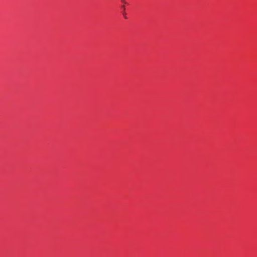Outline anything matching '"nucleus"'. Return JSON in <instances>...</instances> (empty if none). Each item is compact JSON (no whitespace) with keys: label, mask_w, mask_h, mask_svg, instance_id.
I'll use <instances>...</instances> for the list:
<instances>
[{"label":"nucleus","mask_w":257,"mask_h":257,"mask_svg":"<svg viewBox=\"0 0 257 257\" xmlns=\"http://www.w3.org/2000/svg\"><path fill=\"white\" fill-rule=\"evenodd\" d=\"M122 10H123L124 11L125 10V7H124V6H123L122 7Z\"/></svg>","instance_id":"obj_1"},{"label":"nucleus","mask_w":257,"mask_h":257,"mask_svg":"<svg viewBox=\"0 0 257 257\" xmlns=\"http://www.w3.org/2000/svg\"><path fill=\"white\" fill-rule=\"evenodd\" d=\"M121 2H122V3H126V2H125V0H121Z\"/></svg>","instance_id":"obj_2"}]
</instances>
